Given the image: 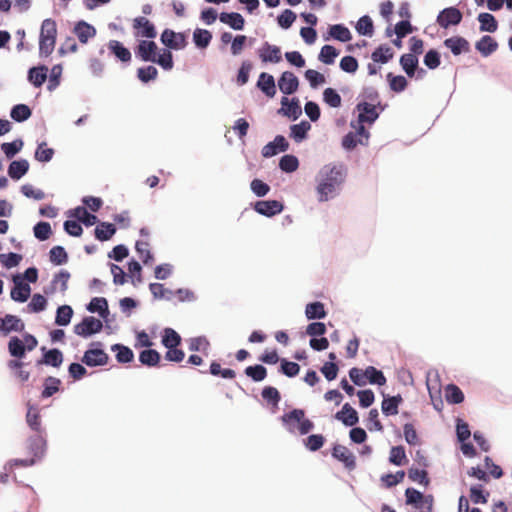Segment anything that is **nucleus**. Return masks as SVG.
<instances>
[{
  "label": "nucleus",
  "mask_w": 512,
  "mask_h": 512,
  "mask_svg": "<svg viewBox=\"0 0 512 512\" xmlns=\"http://www.w3.org/2000/svg\"><path fill=\"white\" fill-rule=\"evenodd\" d=\"M212 39V34L206 29L197 28L193 33V41L198 48H206Z\"/></svg>",
  "instance_id": "obj_42"
},
{
  "label": "nucleus",
  "mask_w": 512,
  "mask_h": 512,
  "mask_svg": "<svg viewBox=\"0 0 512 512\" xmlns=\"http://www.w3.org/2000/svg\"><path fill=\"white\" fill-rule=\"evenodd\" d=\"M113 351H116V359L119 363H129L133 360V351L122 344H115L111 347Z\"/></svg>",
  "instance_id": "obj_46"
},
{
  "label": "nucleus",
  "mask_w": 512,
  "mask_h": 512,
  "mask_svg": "<svg viewBox=\"0 0 512 512\" xmlns=\"http://www.w3.org/2000/svg\"><path fill=\"white\" fill-rule=\"evenodd\" d=\"M282 108L279 112L284 115L296 120L301 115V107L299 105V101L296 98H293L291 101L287 97H283L281 100Z\"/></svg>",
  "instance_id": "obj_21"
},
{
  "label": "nucleus",
  "mask_w": 512,
  "mask_h": 512,
  "mask_svg": "<svg viewBox=\"0 0 512 512\" xmlns=\"http://www.w3.org/2000/svg\"><path fill=\"white\" fill-rule=\"evenodd\" d=\"M116 232V228L113 224L107 222H101L95 228V237L99 241L109 240Z\"/></svg>",
  "instance_id": "obj_34"
},
{
  "label": "nucleus",
  "mask_w": 512,
  "mask_h": 512,
  "mask_svg": "<svg viewBox=\"0 0 512 512\" xmlns=\"http://www.w3.org/2000/svg\"><path fill=\"white\" fill-rule=\"evenodd\" d=\"M10 115L15 121L22 122L31 116V110L25 104H18L12 108Z\"/></svg>",
  "instance_id": "obj_54"
},
{
  "label": "nucleus",
  "mask_w": 512,
  "mask_h": 512,
  "mask_svg": "<svg viewBox=\"0 0 512 512\" xmlns=\"http://www.w3.org/2000/svg\"><path fill=\"white\" fill-rule=\"evenodd\" d=\"M157 76L158 70L154 66L141 67L137 70V77L144 83L155 80Z\"/></svg>",
  "instance_id": "obj_63"
},
{
  "label": "nucleus",
  "mask_w": 512,
  "mask_h": 512,
  "mask_svg": "<svg viewBox=\"0 0 512 512\" xmlns=\"http://www.w3.org/2000/svg\"><path fill=\"white\" fill-rule=\"evenodd\" d=\"M325 443V438L321 434H312L308 436L305 440V446L310 451H318L320 448L323 447Z\"/></svg>",
  "instance_id": "obj_64"
},
{
  "label": "nucleus",
  "mask_w": 512,
  "mask_h": 512,
  "mask_svg": "<svg viewBox=\"0 0 512 512\" xmlns=\"http://www.w3.org/2000/svg\"><path fill=\"white\" fill-rule=\"evenodd\" d=\"M366 382L368 381L371 384H377L382 386L386 383V378L382 371L376 369L373 366H368L365 369Z\"/></svg>",
  "instance_id": "obj_48"
},
{
  "label": "nucleus",
  "mask_w": 512,
  "mask_h": 512,
  "mask_svg": "<svg viewBox=\"0 0 512 512\" xmlns=\"http://www.w3.org/2000/svg\"><path fill=\"white\" fill-rule=\"evenodd\" d=\"M257 86L268 97H273L276 94L275 80L270 74L265 72L261 73L257 82Z\"/></svg>",
  "instance_id": "obj_26"
},
{
  "label": "nucleus",
  "mask_w": 512,
  "mask_h": 512,
  "mask_svg": "<svg viewBox=\"0 0 512 512\" xmlns=\"http://www.w3.org/2000/svg\"><path fill=\"white\" fill-rule=\"evenodd\" d=\"M356 30L360 35L372 36L374 31L372 19L367 15L362 16L356 24Z\"/></svg>",
  "instance_id": "obj_56"
},
{
  "label": "nucleus",
  "mask_w": 512,
  "mask_h": 512,
  "mask_svg": "<svg viewBox=\"0 0 512 512\" xmlns=\"http://www.w3.org/2000/svg\"><path fill=\"white\" fill-rule=\"evenodd\" d=\"M335 419L349 427L356 425L359 421L357 411L349 403L344 404L342 409L335 414Z\"/></svg>",
  "instance_id": "obj_17"
},
{
  "label": "nucleus",
  "mask_w": 512,
  "mask_h": 512,
  "mask_svg": "<svg viewBox=\"0 0 512 512\" xmlns=\"http://www.w3.org/2000/svg\"><path fill=\"white\" fill-rule=\"evenodd\" d=\"M400 65L409 77H413L418 66V59L412 53L404 54L400 58Z\"/></svg>",
  "instance_id": "obj_38"
},
{
  "label": "nucleus",
  "mask_w": 512,
  "mask_h": 512,
  "mask_svg": "<svg viewBox=\"0 0 512 512\" xmlns=\"http://www.w3.org/2000/svg\"><path fill=\"white\" fill-rule=\"evenodd\" d=\"M157 50L158 47L154 41L142 40L139 42L135 53L142 61L153 62L157 56Z\"/></svg>",
  "instance_id": "obj_11"
},
{
  "label": "nucleus",
  "mask_w": 512,
  "mask_h": 512,
  "mask_svg": "<svg viewBox=\"0 0 512 512\" xmlns=\"http://www.w3.org/2000/svg\"><path fill=\"white\" fill-rule=\"evenodd\" d=\"M23 147V141L17 139L10 143H3L1 149L8 159L13 158Z\"/></svg>",
  "instance_id": "obj_62"
},
{
  "label": "nucleus",
  "mask_w": 512,
  "mask_h": 512,
  "mask_svg": "<svg viewBox=\"0 0 512 512\" xmlns=\"http://www.w3.org/2000/svg\"><path fill=\"white\" fill-rule=\"evenodd\" d=\"M8 351L11 356L22 359L27 351L24 341L16 336L11 337L8 343Z\"/></svg>",
  "instance_id": "obj_36"
},
{
  "label": "nucleus",
  "mask_w": 512,
  "mask_h": 512,
  "mask_svg": "<svg viewBox=\"0 0 512 512\" xmlns=\"http://www.w3.org/2000/svg\"><path fill=\"white\" fill-rule=\"evenodd\" d=\"M50 261L55 265H62L68 261V255L62 246H54L50 252Z\"/></svg>",
  "instance_id": "obj_58"
},
{
  "label": "nucleus",
  "mask_w": 512,
  "mask_h": 512,
  "mask_svg": "<svg viewBox=\"0 0 512 512\" xmlns=\"http://www.w3.org/2000/svg\"><path fill=\"white\" fill-rule=\"evenodd\" d=\"M135 249L145 265L153 262L154 258L149 249V243L147 241H137Z\"/></svg>",
  "instance_id": "obj_52"
},
{
  "label": "nucleus",
  "mask_w": 512,
  "mask_h": 512,
  "mask_svg": "<svg viewBox=\"0 0 512 512\" xmlns=\"http://www.w3.org/2000/svg\"><path fill=\"white\" fill-rule=\"evenodd\" d=\"M408 477L411 481L417 482L424 486H428L430 483V480L428 478V473L425 469L411 467L408 470Z\"/></svg>",
  "instance_id": "obj_51"
},
{
  "label": "nucleus",
  "mask_w": 512,
  "mask_h": 512,
  "mask_svg": "<svg viewBox=\"0 0 512 512\" xmlns=\"http://www.w3.org/2000/svg\"><path fill=\"white\" fill-rule=\"evenodd\" d=\"M445 398L451 404H460L464 401V394L457 385L448 384L445 388Z\"/></svg>",
  "instance_id": "obj_40"
},
{
  "label": "nucleus",
  "mask_w": 512,
  "mask_h": 512,
  "mask_svg": "<svg viewBox=\"0 0 512 512\" xmlns=\"http://www.w3.org/2000/svg\"><path fill=\"white\" fill-rule=\"evenodd\" d=\"M462 20V13L455 7L443 9L437 16V23L442 28H448L451 25H458Z\"/></svg>",
  "instance_id": "obj_6"
},
{
  "label": "nucleus",
  "mask_w": 512,
  "mask_h": 512,
  "mask_svg": "<svg viewBox=\"0 0 512 512\" xmlns=\"http://www.w3.org/2000/svg\"><path fill=\"white\" fill-rule=\"evenodd\" d=\"M358 111V122L359 123H373L378 117L379 113L376 110L374 104L368 102H360L356 105Z\"/></svg>",
  "instance_id": "obj_12"
},
{
  "label": "nucleus",
  "mask_w": 512,
  "mask_h": 512,
  "mask_svg": "<svg viewBox=\"0 0 512 512\" xmlns=\"http://www.w3.org/2000/svg\"><path fill=\"white\" fill-rule=\"evenodd\" d=\"M245 374L256 382L264 380L267 376V370L262 365L248 366L245 369Z\"/></svg>",
  "instance_id": "obj_59"
},
{
  "label": "nucleus",
  "mask_w": 512,
  "mask_h": 512,
  "mask_svg": "<svg viewBox=\"0 0 512 512\" xmlns=\"http://www.w3.org/2000/svg\"><path fill=\"white\" fill-rule=\"evenodd\" d=\"M347 169L344 164H326L316 176V193L319 202H326L334 198L345 182Z\"/></svg>",
  "instance_id": "obj_1"
},
{
  "label": "nucleus",
  "mask_w": 512,
  "mask_h": 512,
  "mask_svg": "<svg viewBox=\"0 0 512 512\" xmlns=\"http://www.w3.org/2000/svg\"><path fill=\"white\" fill-rule=\"evenodd\" d=\"M63 362V354L58 349H51L43 354L42 359L38 360L37 364H45L53 367H59Z\"/></svg>",
  "instance_id": "obj_29"
},
{
  "label": "nucleus",
  "mask_w": 512,
  "mask_h": 512,
  "mask_svg": "<svg viewBox=\"0 0 512 512\" xmlns=\"http://www.w3.org/2000/svg\"><path fill=\"white\" fill-rule=\"evenodd\" d=\"M329 34L332 38L341 42H347L352 38L349 29L341 24L332 25L329 29Z\"/></svg>",
  "instance_id": "obj_44"
},
{
  "label": "nucleus",
  "mask_w": 512,
  "mask_h": 512,
  "mask_svg": "<svg viewBox=\"0 0 512 512\" xmlns=\"http://www.w3.org/2000/svg\"><path fill=\"white\" fill-rule=\"evenodd\" d=\"M149 289L155 299H165L168 301L174 299V291L166 289L161 283H151Z\"/></svg>",
  "instance_id": "obj_37"
},
{
  "label": "nucleus",
  "mask_w": 512,
  "mask_h": 512,
  "mask_svg": "<svg viewBox=\"0 0 512 512\" xmlns=\"http://www.w3.org/2000/svg\"><path fill=\"white\" fill-rule=\"evenodd\" d=\"M339 52L337 49L331 45H324L321 48L320 54H319V60L325 64H332L334 63L335 58L338 56Z\"/></svg>",
  "instance_id": "obj_60"
},
{
  "label": "nucleus",
  "mask_w": 512,
  "mask_h": 512,
  "mask_svg": "<svg viewBox=\"0 0 512 512\" xmlns=\"http://www.w3.org/2000/svg\"><path fill=\"white\" fill-rule=\"evenodd\" d=\"M219 19L222 23L229 25L234 30H242L245 25L243 16L237 12H222L219 15Z\"/></svg>",
  "instance_id": "obj_22"
},
{
  "label": "nucleus",
  "mask_w": 512,
  "mask_h": 512,
  "mask_svg": "<svg viewBox=\"0 0 512 512\" xmlns=\"http://www.w3.org/2000/svg\"><path fill=\"white\" fill-rule=\"evenodd\" d=\"M497 47V42L491 36L488 35L483 36L476 43V49L485 57L489 56L494 51H496Z\"/></svg>",
  "instance_id": "obj_31"
},
{
  "label": "nucleus",
  "mask_w": 512,
  "mask_h": 512,
  "mask_svg": "<svg viewBox=\"0 0 512 512\" xmlns=\"http://www.w3.org/2000/svg\"><path fill=\"white\" fill-rule=\"evenodd\" d=\"M69 217L78 219L86 226L94 225L98 219L95 215L90 214L85 207L78 206L69 211Z\"/></svg>",
  "instance_id": "obj_23"
},
{
  "label": "nucleus",
  "mask_w": 512,
  "mask_h": 512,
  "mask_svg": "<svg viewBox=\"0 0 512 512\" xmlns=\"http://www.w3.org/2000/svg\"><path fill=\"white\" fill-rule=\"evenodd\" d=\"M26 423L35 433H44L45 431L42 427L39 408L30 402L27 403Z\"/></svg>",
  "instance_id": "obj_13"
},
{
  "label": "nucleus",
  "mask_w": 512,
  "mask_h": 512,
  "mask_svg": "<svg viewBox=\"0 0 512 512\" xmlns=\"http://www.w3.org/2000/svg\"><path fill=\"white\" fill-rule=\"evenodd\" d=\"M393 56L394 52L391 47L387 45H381L375 49L371 55V58L374 62L385 64L389 62Z\"/></svg>",
  "instance_id": "obj_33"
},
{
  "label": "nucleus",
  "mask_w": 512,
  "mask_h": 512,
  "mask_svg": "<svg viewBox=\"0 0 512 512\" xmlns=\"http://www.w3.org/2000/svg\"><path fill=\"white\" fill-rule=\"evenodd\" d=\"M161 42L169 49L179 50L187 45L184 33L175 32L171 29H165L161 34Z\"/></svg>",
  "instance_id": "obj_5"
},
{
  "label": "nucleus",
  "mask_w": 512,
  "mask_h": 512,
  "mask_svg": "<svg viewBox=\"0 0 512 512\" xmlns=\"http://www.w3.org/2000/svg\"><path fill=\"white\" fill-rule=\"evenodd\" d=\"M139 361L146 366H156L160 361V354L154 349H146L139 354Z\"/></svg>",
  "instance_id": "obj_49"
},
{
  "label": "nucleus",
  "mask_w": 512,
  "mask_h": 512,
  "mask_svg": "<svg viewBox=\"0 0 512 512\" xmlns=\"http://www.w3.org/2000/svg\"><path fill=\"white\" fill-rule=\"evenodd\" d=\"M405 496H406V504H408V505L418 504L424 500L425 503L429 504L428 508L431 509L432 501H433L432 496H427L424 498L423 494L414 488H407L405 491Z\"/></svg>",
  "instance_id": "obj_32"
},
{
  "label": "nucleus",
  "mask_w": 512,
  "mask_h": 512,
  "mask_svg": "<svg viewBox=\"0 0 512 512\" xmlns=\"http://www.w3.org/2000/svg\"><path fill=\"white\" fill-rule=\"evenodd\" d=\"M24 328V323L17 316L7 314L5 317L0 318V332L4 335H7L12 331L22 332Z\"/></svg>",
  "instance_id": "obj_14"
},
{
  "label": "nucleus",
  "mask_w": 512,
  "mask_h": 512,
  "mask_svg": "<svg viewBox=\"0 0 512 512\" xmlns=\"http://www.w3.org/2000/svg\"><path fill=\"white\" fill-rule=\"evenodd\" d=\"M389 461L396 465L402 466L407 463V457L403 446H394L390 450Z\"/></svg>",
  "instance_id": "obj_50"
},
{
  "label": "nucleus",
  "mask_w": 512,
  "mask_h": 512,
  "mask_svg": "<svg viewBox=\"0 0 512 512\" xmlns=\"http://www.w3.org/2000/svg\"><path fill=\"white\" fill-rule=\"evenodd\" d=\"M323 100L328 106H330L332 108H338L341 106V103H342L341 96L333 88H326L324 90Z\"/></svg>",
  "instance_id": "obj_53"
},
{
  "label": "nucleus",
  "mask_w": 512,
  "mask_h": 512,
  "mask_svg": "<svg viewBox=\"0 0 512 512\" xmlns=\"http://www.w3.org/2000/svg\"><path fill=\"white\" fill-rule=\"evenodd\" d=\"M46 445L45 432L36 433L35 436L29 439V448L33 453V457H41L44 453Z\"/></svg>",
  "instance_id": "obj_30"
},
{
  "label": "nucleus",
  "mask_w": 512,
  "mask_h": 512,
  "mask_svg": "<svg viewBox=\"0 0 512 512\" xmlns=\"http://www.w3.org/2000/svg\"><path fill=\"white\" fill-rule=\"evenodd\" d=\"M181 343L180 335L172 328H165L162 337V344L168 348H176Z\"/></svg>",
  "instance_id": "obj_41"
},
{
  "label": "nucleus",
  "mask_w": 512,
  "mask_h": 512,
  "mask_svg": "<svg viewBox=\"0 0 512 512\" xmlns=\"http://www.w3.org/2000/svg\"><path fill=\"white\" fill-rule=\"evenodd\" d=\"M444 45L457 56L470 50L469 42L460 36L450 37L444 40Z\"/></svg>",
  "instance_id": "obj_20"
},
{
  "label": "nucleus",
  "mask_w": 512,
  "mask_h": 512,
  "mask_svg": "<svg viewBox=\"0 0 512 512\" xmlns=\"http://www.w3.org/2000/svg\"><path fill=\"white\" fill-rule=\"evenodd\" d=\"M103 324L99 319L93 316H87L74 326V333L81 337H88L92 334L99 333Z\"/></svg>",
  "instance_id": "obj_4"
},
{
  "label": "nucleus",
  "mask_w": 512,
  "mask_h": 512,
  "mask_svg": "<svg viewBox=\"0 0 512 512\" xmlns=\"http://www.w3.org/2000/svg\"><path fill=\"white\" fill-rule=\"evenodd\" d=\"M60 385V379L53 376H48L44 380V389L41 392V397L45 399L53 396L55 393L59 391Z\"/></svg>",
  "instance_id": "obj_39"
},
{
  "label": "nucleus",
  "mask_w": 512,
  "mask_h": 512,
  "mask_svg": "<svg viewBox=\"0 0 512 512\" xmlns=\"http://www.w3.org/2000/svg\"><path fill=\"white\" fill-rule=\"evenodd\" d=\"M478 21L480 22L481 31L495 32L497 30V21L495 17L490 13L479 14Z\"/></svg>",
  "instance_id": "obj_43"
},
{
  "label": "nucleus",
  "mask_w": 512,
  "mask_h": 512,
  "mask_svg": "<svg viewBox=\"0 0 512 512\" xmlns=\"http://www.w3.org/2000/svg\"><path fill=\"white\" fill-rule=\"evenodd\" d=\"M108 360V354L104 352V350L98 348L88 349L82 357V362L90 367L106 365Z\"/></svg>",
  "instance_id": "obj_9"
},
{
  "label": "nucleus",
  "mask_w": 512,
  "mask_h": 512,
  "mask_svg": "<svg viewBox=\"0 0 512 512\" xmlns=\"http://www.w3.org/2000/svg\"><path fill=\"white\" fill-rule=\"evenodd\" d=\"M14 287L11 289L10 296L16 302H25L31 294L29 284L24 283L21 276L16 275L13 277Z\"/></svg>",
  "instance_id": "obj_8"
},
{
  "label": "nucleus",
  "mask_w": 512,
  "mask_h": 512,
  "mask_svg": "<svg viewBox=\"0 0 512 512\" xmlns=\"http://www.w3.org/2000/svg\"><path fill=\"white\" fill-rule=\"evenodd\" d=\"M73 33L76 35L80 43L86 44L89 39L95 37L96 29L85 21H79L75 24Z\"/></svg>",
  "instance_id": "obj_19"
},
{
  "label": "nucleus",
  "mask_w": 512,
  "mask_h": 512,
  "mask_svg": "<svg viewBox=\"0 0 512 512\" xmlns=\"http://www.w3.org/2000/svg\"><path fill=\"white\" fill-rule=\"evenodd\" d=\"M387 79L389 80V86L391 90L394 92L404 91L408 84L406 78L401 75L394 76L392 73H388Z\"/></svg>",
  "instance_id": "obj_61"
},
{
  "label": "nucleus",
  "mask_w": 512,
  "mask_h": 512,
  "mask_svg": "<svg viewBox=\"0 0 512 512\" xmlns=\"http://www.w3.org/2000/svg\"><path fill=\"white\" fill-rule=\"evenodd\" d=\"M403 401L401 395L384 397L381 409L384 415L392 416L398 414L399 404Z\"/></svg>",
  "instance_id": "obj_28"
},
{
  "label": "nucleus",
  "mask_w": 512,
  "mask_h": 512,
  "mask_svg": "<svg viewBox=\"0 0 512 512\" xmlns=\"http://www.w3.org/2000/svg\"><path fill=\"white\" fill-rule=\"evenodd\" d=\"M278 86L282 93L290 95L298 89L299 81L294 73L285 71L278 80Z\"/></svg>",
  "instance_id": "obj_16"
},
{
  "label": "nucleus",
  "mask_w": 512,
  "mask_h": 512,
  "mask_svg": "<svg viewBox=\"0 0 512 512\" xmlns=\"http://www.w3.org/2000/svg\"><path fill=\"white\" fill-rule=\"evenodd\" d=\"M29 170V162L25 159L12 161L8 167V175L18 180L23 177Z\"/></svg>",
  "instance_id": "obj_25"
},
{
  "label": "nucleus",
  "mask_w": 512,
  "mask_h": 512,
  "mask_svg": "<svg viewBox=\"0 0 512 512\" xmlns=\"http://www.w3.org/2000/svg\"><path fill=\"white\" fill-rule=\"evenodd\" d=\"M48 68L44 65L32 67L28 72V80L35 87H41L47 79Z\"/></svg>",
  "instance_id": "obj_27"
},
{
  "label": "nucleus",
  "mask_w": 512,
  "mask_h": 512,
  "mask_svg": "<svg viewBox=\"0 0 512 512\" xmlns=\"http://www.w3.org/2000/svg\"><path fill=\"white\" fill-rule=\"evenodd\" d=\"M87 309L92 313L98 312L102 318H106L109 313L108 302L103 297L93 298L88 304Z\"/></svg>",
  "instance_id": "obj_35"
},
{
  "label": "nucleus",
  "mask_w": 512,
  "mask_h": 512,
  "mask_svg": "<svg viewBox=\"0 0 512 512\" xmlns=\"http://www.w3.org/2000/svg\"><path fill=\"white\" fill-rule=\"evenodd\" d=\"M57 37L56 22L52 19H45L41 25L39 52L41 56L48 57L55 48Z\"/></svg>",
  "instance_id": "obj_3"
},
{
  "label": "nucleus",
  "mask_w": 512,
  "mask_h": 512,
  "mask_svg": "<svg viewBox=\"0 0 512 512\" xmlns=\"http://www.w3.org/2000/svg\"><path fill=\"white\" fill-rule=\"evenodd\" d=\"M107 46L110 52L120 61L129 62L131 60V52L120 41L110 40Z\"/></svg>",
  "instance_id": "obj_24"
},
{
  "label": "nucleus",
  "mask_w": 512,
  "mask_h": 512,
  "mask_svg": "<svg viewBox=\"0 0 512 512\" xmlns=\"http://www.w3.org/2000/svg\"><path fill=\"white\" fill-rule=\"evenodd\" d=\"M305 314L308 319H322L326 316L323 303L313 302L306 306Z\"/></svg>",
  "instance_id": "obj_45"
},
{
  "label": "nucleus",
  "mask_w": 512,
  "mask_h": 512,
  "mask_svg": "<svg viewBox=\"0 0 512 512\" xmlns=\"http://www.w3.org/2000/svg\"><path fill=\"white\" fill-rule=\"evenodd\" d=\"M260 59L263 62L278 63L281 61V50L278 46L271 45L265 42L262 47L258 50Z\"/></svg>",
  "instance_id": "obj_18"
},
{
  "label": "nucleus",
  "mask_w": 512,
  "mask_h": 512,
  "mask_svg": "<svg viewBox=\"0 0 512 512\" xmlns=\"http://www.w3.org/2000/svg\"><path fill=\"white\" fill-rule=\"evenodd\" d=\"M133 29L137 31L136 35L153 39L157 36V31L153 23L147 18L140 16L133 20Z\"/></svg>",
  "instance_id": "obj_10"
},
{
  "label": "nucleus",
  "mask_w": 512,
  "mask_h": 512,
  "mask_svg": "<svg viewBox=\"0 0 512 512\" xmlns=\"http://www.w3.org/2000/svg\"><path fill=\"white\" fill-rule=\"evenodd\" d=\"M73 315V309L69 305L58 307L55 323L59 326H66L70 323Z\"/></svg>",
  "instance_id": "obj_47"
},
{
  "label": "nucleus",
  "mask_w": 512,
  "mask_h": 512,
  "mask_svg": "<svg viewBox=\"0 0 512 512\" xmlns=\"http://www.w3.org/2000/svg\"><path fill=\"white\" fill-rule=\"evenodd\" d=\"M153 63H157L164 70H171L173 68V56L170 50L163 49L161 54H157Z\"/></svg>",
  "instance_id": "obj_57"
},
{
  "label": "nucleus",
  "mask_w": 512,
  "mask_h": 512,
  "mask_svg": "<svg viewBox=\"0 0 512 512\" xmlns=\"http://www.w3.org/2000/svg\"><path fill=\"white\" fill-rule=\"evenodd\" d=\"M281 421L289 432L297 430L301 435L308 434L314 428L313 422L305 417V411L302 409L296 408L283 414Z\"/></svg>",
  "instance_id": "obj_2"
},
{
  "label": "nucleus",
  "mask_w": 512,
  "mask_h": 512,
  "mask_svg": "<svg viewBox=\"0 0 512 512\" xmlns=\"http://www.w3.org/2000/svg\"><path fill=\"white\" fill-rule=\"evenodd\" d=\"M284 205L277 200H261L254 204V210L266 217H272L281 213Z\"/></svg>",
  "instance_id": "obj_7"
},
{
  "label": "nucleus",
  "mask_w": 512,
  "mask_h": 512,
  "mask_svg": "<svg viewBox=\"0 0 512 512\" xmlns=\"http://www.w3.org/2000/svg\"><path fill=\"white\" fill-rule=\"evenodd\" d=\"M299 161L294 155H284L279 162V167L282 171L291 173L298 169Z\"/></svg>",
  "instance_id": "obj_55"
},
{
  "label": "nucleus",
  "mask_w": 512,
  "mask_h": 512,
  "mask_svg": "<svg viewBox=\"0 0 512 512\" xmlns=\"http://www.w3.org/2000/svg\"><path fill=\"white\" fill-rule=\"evenodd\" d=\"M332 456L344 463L348 469H354L356 466L355 456L353 453L343 445H335L332 449Z\"/></svg>",
  "instance_id": "obj_15"
}]
</instances>
